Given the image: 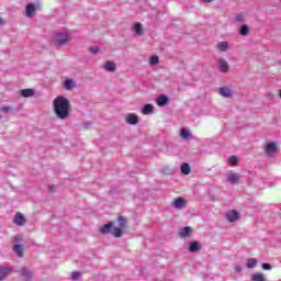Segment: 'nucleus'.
<instances>
[{"label":"nucleus","mask_w":281,"mask_h":281,"mask_svg":"<svg viewBox=\"0 0 281 281\" xmlns=\"http://www.w3.org/2000/svg\"><path fill=\"white\" fill-rule=\"evenodd\" d=\"M53 109L58 120H67L71 113V102L63 95H58L53 101Z\"/></svg>","instance_id":"f257e3e1"},{"label":"nucleus","mask_w":281,"mask_h":281,"mask_svg":"<svg viewBox=\"0 0 281 281\" xmlns=\"http://www.w3.org/2000/svg\"><path fill=\"white\" fill-rule=\"evenodd\" d=\"M56 45H67L69 43V34L67 33H57L54 37Z\"/></svg>","instance_id":"f03ea898"},{"label":"nucleus","mask_w":281,"mask_h":281,"mask_svg":"<svg viewBox=\"0 0 281 281\" xmlns=\"http://www.w3.org/2000/svg\"><path fill=\"white\" fill-rule=\"evenodd\" d=\"M238 218H240V213H238L236 210L227 211L226 221H228V223H236Z\"/></svg>","instance_id":"7ed1b4c3"},{"label":"nucleus","mask_w":281,"mask_h":281,"mask_svg":"<svg viewBox=\"0 0 281 281\" xmlns=\"http://www.w3.org/2000/svg\"><path fill=\"white\" fill-rule=\"evenodd\" d=\"M125 121L127 124H131L132 126H135L139 124V116L135 113H127L125 116Z\"/></svg>","instance_id":"20e7f679"},{"label":"nucleus","mask_w":281,"mask_h":281,"mask_svg":"<svg viewBox=\"0 0 281 281\" xmlns=\"http://www.w3.org/2000/svg\"><path fill=\"white\" fill-rule=\"evenodd\" d=\"M226 181H228V183H232L233 186H236L240 183V175L229 172L228 175H226Z\"/></svg>","instance_id":"39448f33"},{"label":"nucleus","mask_w":281,"mask_h":281,"mask_svg":"<svg viewBox=\"0 0 281 281\" xmlns=\"http://www.w3.org/2000/svg\"><path fill=\"white\" fill-rule=\"evenodd\" d=\"M217 67L222 74H227L229 71V64L224 58H220L217 61Z\"/></svg>","instance_id":"423d86ee"},{"label":"nucleus","mask_w":281,"mask_h":281,"mask_svg":"<svg viewBox=\"0 0 281 281\" xmlns=\"http://www.w3.org/2000/svg\"><path fill=\"white\" fill-rule=\"evenodd\" d=\"M10 273H12V267L0 266V281H3Z\"/></svg>","instance_id":"0eeeda50"},{"label":"nucleus","mask_w":281,"mask_h":281,"mask_svg":"<svg viewBox=\"0 0 281 281\" xmlns=\"http://www.w3.org/2000/svg\"><path fill=\"white\" fill-rule=\"evenodd\" d=\"M133 32H134V36H144V26L142 25V23L136 22L133 25Z\"/></svg>","instance_id":"6e6552de"},{"label":"nucleus","mask_w":281,"mask_h":281,"mask_svg":"<svg viewBox=\"0 0 281 281\" xmlns=\"http://www.w3.org/2000/svg\"><path fill=\"white\" fill-rule=\"evenodd\" d=\"M102 69H104V71H109L110 74H113V71L117 69V65H115V63L111 60H108L102 65Z\"/></svg>","instance_id":"1a4fd4ad"},{"label":"nucleus","mask_w":281,"mask_h":281,"mask_svg":"<svg viewBox=\"0 0 281 281\" xmlns=\"http://www.w3.org/2000/svg\"><path fill=\"white\" fill-rule=\"evenodd\" d=\"M278 150V145L276 143H268L266 145V154L271 157L272 155H276V151Z\"/></svg>","instance_id":"9d476101"},{"label":"nucleus","mask_w":281,"mask_h":281,"mask_svg":"<svg viewBox=\"0 0 281 281\" xmlns=\"http://www.w3.org/2000/svg\"><path fill=\"white\" fill-rule=\"evenodd\" d=\"M155 112V105L150 104V103H146L143 108H142V113L143 115H153V113Z\"/></svg>","instance_id":"9b49d317"},{"label":"nucleus","mask_w":281,"mask_h":281,"mask_svg":"<svg viewBox=\"0 0 281 281\" xmlns=\"http://www.w3.org/2000/svg\"><path fill=\"white\" fill-rule=\"evenodd\" d=\"M173 207L176 210H183V207H186V199L183 198H177L173 203H172Z\"/></svg>","instance_id":"f8f14e48"},{"label":"nucleus","mask_w":281,"mask_h":281,"mask_svg":"<svg viewBox=\"0 0 281 281\" xmlns=\"http://www.w3.org/2000/svg\"><path fill=\"white\" fill-rule=\"evenodd\" d=\"M20 274L22 276V278H24L25 281H32V271H30V269L27 268H21L20 270Z\"/></svg>","instance_id":"ddd939ff"},{"label":"nucleus","mask_w":281,"mask_h":281,"mask_svg":"<svg viewBox=\"0 0 281 281\" xmlns=\"http://www.w3.org/2000/svg\"><path fill=\"white\" fill-rule=\"evenodd\" d=\"M218 93L220 95H222L223 98H232V89H229L228 87H222L218 89Z\"/></svg>","instance_id":"4468645a"},{"label":"nucleus","mask_w":281,"mask_h":281,"mask_svg":"<svg viewBox=\"0 0 281 281\" xmlns=\"http://www.w3.org/2000/svg\"><path fill=\"white\" fill-rule=\"evenodd\" d=\"M13 223L19 226L25 225V216H23L21 213H16Z\"/></svg>","instance_id":"2eb2a0df"},{"label":"nucleus","mask_w":281,"mask_h":281,"mask_svg":"<svg viewBox=\"0 0 281 281\" xmlns=\"http://www.w3.org/2000/svg\"><path fill=\"white\" fill-rule=\"evenodd\" d=\"M113 231V222H109L100 228L101 234H111Z\"/></svg>","instance_id":"dca6fc26"},{"label":"nucleus","mask_w":281,"mask_h":281,"mask_svg":"<svg viewBox=\"0 0 281 281\" xmlns=\"http://www.w3.org/2000/svg\"><path fill=\"white\" fill-rule=\"evenodd\" d=\"M168 102H169V99L165 94L159 95L156 100V103L158 106H166V104H168Z\"/></svg>","instance_id":"f3484780"},{"label":"nucleus","mask_w":281,"mask_h":281,"mask_svg":"<svg viewBox=\"0 0 281 281\" xmlns=\"http://www.w3.org/2000/svg\"><path fill=\"white\" fill-rule=\"evenodd\" d=\"M201 250V245L199 244V241H191L189 245V251H191V254H195V251H200Z\"/></svg>","instance_id":"a211bd4d"},{"label":"nucleus","mask_w":281,"mask_h":281,"mask_svg":"<svg viewBox=\"0 0 281 281\" xmlns=\"http://www.w3.org/2000/svg\"><path fill=\"white\" fill-rule=\"evenodd\" d=\"M190 232H192V228L190 226H186L179 232V236L181 238H188L190 237Z\"/></svg>","instance_id":"6ab92c4d"},{"label":"nucleus","mask_w":281,"mask_h":281,"mask_svg":"<svg viewBox=\"0 0 281 281\" xmlns=\"http://www.w3.org/2000/svg\"><path fill=\"white\" fill-rule=\"evenodd\" d=\"M64 87L66 91H71V89L76 87V81H74L72 79H66L64 82Z\"/></svg>","instance_id":"aec40b11"},{"label":"nucleus","mask_w":281,"mask_h":281,"mask_svg":"<svg viewBox=\"0 0 281 281\" xmlns=\"http://www.w3.org/2000/svg\"><path fill=\"white\" fill-rule=\"evenodd\" d=\"M34 12H36V7L34 3H29L26 5V16H34Z\"/></svg>","instance_id":"412c9836"},{"label":"nucleus","mask_w":281,"mask_h":281,"mask_svg":"<svg viewBox=\"0 0 281 281\" xmlns=\"http://www.w3.org/2000/svg\"><path fill=\"white\" fill-rule=\"evenodd\" d=\"M216 47L220 52H227V49H229V44L227 42H218Z\"/></svg>","instance_id":"4be33fe9"},{"label":"nucleus","mask_w":281,"mask_h":281,"mask_svg":"<svg viewBox=\"0 0 281 281\" xmlns=\"http://www.w3.org/2000/svg\"><path fill=\"white\" fill-rule=\"evenodd\" d=\"M252 281H267V278H265V274L260 272H256L251 276Z\"/></svg>","instance_id":"5701e85b"},{"label":"nucleus","mask_w":281,"mask_h":281,"mask_svg":"<svg viewBox=\"0 0 281 281\" xmlns=\"http://www.w3.org/2000/svg\"><path fill=\"white\" fill-rule=\"evenodd\" d=\"M21 95L23 98H32L34 95V89H23L21 90Z\"/></svg>","instance_id":"b1692460"},{"label":"nucleus","mask_w":281,"mask_h":281,"mask_svg":"<svg viewBox=\"0 0 281 281\" xmlns=\"http://www.w3.org/2000/svg\"><path fill=\"white\" fill-rule=\"evenodd\" d=\"M180 170H181L182 175H190V172H191L190 165L188 162H183L180 167Z\"/></svg>","instance_id":"393cba45"},{"label":"nucleus","mask_w":281,"mask_h":281,"mask_svg":"<svg viewBox=\"0 0 281 281\" xmlns=\"http://www.w3.org/2000/svg\"><path fill=\"white\" fill-rule=\"evenodd\" d=\"M240 36H247L249 34V26L247 24H243L239 29Z\"/></svg>","instance_id":"a878e982"},{"label":"nucleus","mask_w":281,"mask_h":281,"mask_svg":"<svg viewBox=\"0 0 281 281\" xmlns=\"http://www.w3.org/2000/svg\"><path fill=\"white\" fill-rule=\"evenodd\" d=\"M111 234H112V236H115V238H121L122 228L112 226V233Z\"/></svg>","instance_id":"bb28decb"},{"label":"nucleus","mask_w":281,"mask_h":281,"mask_svg":"<svg viewBox=\"0 0 281 281\" xmlns=\"http://www.w3.org/2000/svg\"><path fill=\"white\" fill-rule=\"evenodd\" d=\"M13 250L15 251V254H18V256H23V245L15 244L13 246Z\"/></svg>","instance_id":"cd10ccee"},{"label":"nucleus","mask_w":281,"mask_h":281,"mask_svg":"<svg viewBox=\"0 0 281 281\" xmlns=\"http://www.w3.org/2000/svg\"><path fill=\"white\" fill-rule=\"evenodd\" d=\"M258 265V260L256 258H250L247 261L248 269H254Z\"/></svg>","instance_id":"c85d7f7f"},{"label":"nucleus","mask_w":281,"mask_h":281,"mask_svg":"<svg viewBox=\"0 0 281 281\" xmlns=\"http://www.w3.org/2000/svg\"><path fill=\"white\" fill-rule=\"evenodd\" d=\"M180 136L182 137V139H189L190 138V131H188V128H182L180 131Z\"/></svg>","instance_id":"c756f323"},{"label":"nucleus","mask_w":281,"mask_h":281,"mask_svg":"<svg viewBox=\"0 0 281 281\" xmlns=\"http://www.w3.org/2000/svg\"><path fill=\"white\" fill-rule=\"evenodd\" d=\"M159 64V57L154 55L149 58V65L154 66V65H158Z\"/></svg>","instance_id":"7c9ffc66"},{"label":"nucleus","mask_w":281,"mask_h":281,"mask_svg":"<svg viewBox=\"0 0 281 281\" xmlns=\"http://www.w3.org/2000/svg\"><path fill=\"white\" fill-rule=\"evenodd\" d=\"M228 164H229L231 166H236V164H238V158H237L236 156H231V157L228 158Z\"/></svg>","instance_id":"2f4dec72"},{"label":"nucleus","mask_w":281,"mask_h":281,"mask_svg":"<svg viewBox=\"0 0 281 281\" xmlns=\"http://www.w3.org/2000/svg\"><path fill=\"white\" fill-rule=\"evenodd\" d=\"M119 224H120V227H126V217L120 216Z\"/></svg>","instance_id":"473e14b6"},{"label":"nucleus","mask_w":281,"mask_h":281,"mask_svg":"<svg viewBox=\"0 0 281 281\" xmlns=\"http://www.w3.org/2000/svg\"><path fill=\"white\" fill-rule=\"evenodd\" d=\"M82 126H83V128H91V126H93V122H91V121H85V122L82 123Z\"/></svg>","instance_id":"72a5a7b5"},{"label":"nucleus","mask_w":281,"mask_h":281,"mask_svg":"<svg viewBox=\"0 0 281 281\" xmlns=\"http://www.w3.org/2000/svg\"><path fill=\"white\" fill-rule=\"evenodd\" d=\"M89 50L91 52V54H98V52H100V47L92 46V47L89 48Z\"/></svg>","instance_id":"f704fd0d"},{"label":"nucleus","mask_w":281,"mask_h":281,"mask_svg":"<svg viewBox=\"0 0 281 281\" xmlns=\"http://www.w3.org/2000/svg\"><path fill=\"white\" fill-rule=\"evenodd\" d=\"M243 19H245V14L239 13V14L236 15L235 21H237L238 23H240V21H243Z\"/></svg>","instance_id":"c9c22d12"},{"label":"nucleus","mask_w":281,"mask_h":281,"mask_svg":"<svg viewBox=\"0 0 281 281\" xmlns=\"http://www.w3.org/2000/svg\"><path fill=\"white\" fill-rule=\"evenodd\" d=\"M78 278H80V272L78 271L72 272L71 280H78Z\"/></svg>","instance_id":"e433bc0d"},{"label":"nucleus","mask_w":281,"mask_h":281,"mask_svg":"<svg viewBox=\"0 0 281 281\" xmlns=\"http://www.w3.org/2000/svg\"><path fill=\"white\" fill-rule=\"evenodd\" d=\"M10 111H12L11 106H3V108H1V112L2 113H10Z\"/></svg>","instance_id":"4c0bfd02"},{"label":"nucleus","mask_w":281,"mask_h":281,"mask_svg":"<svg viewBox=\"0 0 281 281\" xmlns=\"http://www.w3.org/2000/svg\"><path fill=\"white\" fill-rule=\"evenodd\" d=\"M262 269L265 271H271V266L269 263H262Z\"/></svg>","instance_id":"58836bf2"},{"label":"nucleus","mask_w":281,"mask_h":281,"mask_svg":"<svg viewBox=\"0 0 281 281\" xmlns=\"http://www.w3.org/2000/svg\"><path fill=\"white\" fill-rule=\"evenodd\" d=\"M22 236L21 235H16L15 237H14V240H15V243H21V240H22Z\"/></svg>","instance_id":"ea45409f"},{"label":"nucleus","mask_w":281,"mask_h":281,"mask_svg":"<svg viewBox=\"0 0 281 281\" xmlns=\"http://www.w3.org/2000/svg\"><path fill=\"white\" fill-rule=\"evenodd\" d=\"M235 271H236L237 273H240V271H243V267L236 266V267H235Z\"/></svg>","instance_id":"a19ab883"},{"label":"nucleus","mask_w":281,"mask_h":281,"mask_svg":"<svg viewBox=\"0 0 281 281\" xmlns=\"http://www.w3.org/2000/svg\"><path fill=\"white\" fill-rule=\"evenodd\" d=\"M205 3H212L214 0H203Z\"/></svg>","instance_id":"79ce46f5"},{"label":"nucleus","mask_w":281,"mask_h":281,"mask_svg":"<svg viewBox=\"0 0 281 281\" xmlns=\"http://www.w3.org/2000/svg\"><path fill=\"white\" fill-rule=\"evenodd\" d=\"M55 187H49L50 192H54Z\"/></svg>","instance_id":"37998d69"},{"label":"nucleus","mask_w":281,"mask_h":281,"mask_svg":"<svg viewBox=\"0 0 281 281\" xmlns=\"http://www.w3.org/2000/svg\"><path fill=\"white\" fill-rule=\"evenodd\" d=\"M1 23H3V20L0 18V25H1Z\"/></svg>","instance_id":"c03bdc74"}]
</instances>
